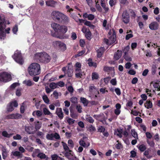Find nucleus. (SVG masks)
I'll return each instance as SVG.
<instances>
[{
	"instance_id": "obj_43",
	"label": "nucleus",
	"mask_w": 160,
	"mask_h": 160,
	"mask_svg": "<svg viewBox=\"0 0 160 160\" xmlns=\"http://www.w3.org/2000/svg\"><path fill=\"white\" fill-rule=\"evenodd\" d=\"M153 86L155 88H157L158 90L160 91V82L154 83Z\"/></svg>"
},
{
	"instance_id": "obj_41",
	"label": "nucleus",
	"mask_w": 160,
	"mask_h": 160,
	"mask_svg": "<svg viewBox=\"0 0 160 160\" xmlns=\"http://www.w3.org/2000/svg\"><path fill=\"white\" fill-rule=\"evenodd\" d=\"M23 83L28 86H31L32 85V81L30 80H25L23 82Z\"/></svg>"
},
{
	"instance_id": "obj_51",
	"label": "nucleus",
	"mask_w": 160,
	"mask_h": 160,
	"mask_svg": "<svg viewBox=\"0 0 160 160\" xmlns=\"http://www.w3.org/2000/svg\"><path fill=\"white\" fill-rule=\"evenodd\" d=\"M87 121L88 122L90 123H93L94 122V120L91 116L88 117L87 118H86Z\"/></svg>"
},
{
	"instance_id": "obj_25",
	"label": "nucleus",
	"mask_w": 160,
	"mask_h": 160,
	"mask_svg": "<svg viewBox=\"0 0 160 160\" xmlns=\"http://www.w3.org/2000/svg\"><path fill=\"white\" fill-rule=\"evenodd\" d=\"M137 147L138 149L142 152L145 151L147 149L146 146L144 144L138 145Z\"/></svg>"
},
{
	"instance_id": "obj_54",
	"label": "nucleus",
	"mask_w": 160,
	"mask_h": 160,
	"mask_svg": "<svg viewBox=\"0 0 160 160\" xmlns=\"http://www.w3.org/2000/svg\"><path fill=\"white\" fill-rule=\"evenodd\" d=\"M18 31V25H15L12 29V31L14 34H16Z\"/></svg>"
},
{
	"instance_id": "obj_47",
	"label": "nucleus",
	"mask_w": 160,
	"mask_h": 160,
	"mask_svg": "<svg viewBox=\"0 0 160 160\" xmlns=\"http://www.w3.org/2000/svg\"><path fill=\"white\" fill-rule=\"evenodd\" d=\"M49 87L52 89H54L58 88L57 83L53 82H51L50 84Z\"/></svg>"
},
{
	"instance_id": "obj_63",
	"label": "nucleus",
	"mask_w": 160,
	"mask_h": 160,
	"mask_svg": "<svg viewBox=\"0 0 160 160\" xmlns=\"http://www.w3.org/2000/svg\"><path fill=\"white\" fill-rule=\"evenodd\" d=\"M111 79V77H108L106 78H104V82L106 84L108 83L109 81Z\"/></svg>"
},
{
	"instance_id": "obj_34",
	"label": "nucleus",
	"mask_w": 160,
	"mask_h": 160,
	"mask_svg": "<svg viewBox=\"0 0 160 160\" xmlns=\"http://www.w3.org/2000/svg\"><path fill=\"white\" fill-rule=\"evenodd\" d=\"M80 100L81 102L84 105V106H87L88 102V100L84 98H81Z\"/></svg>"
},
{
	"instance_id": "obj_28",
	"label": "nucleus",
	"mask_w": 160,
	"mask_h": 160,
	"mask_svg": "<svg viewBox=\"0 0 160 160\" xmlns=\"http://www.w3.org/2000/svg\"><path fill=\"white\" fill-rule=\"evenodd\" d=\"M98 74L96 72H93L92 74V80H97L99 78Z\"/></svg>"
},
{
	"instance_id": "obj_46",
	"label": "nucleus",
	"mask_w": 160,
	"mask_h": 160,
	"mask_svg": "<svg viewBox=\"0 0 160 160\" xmlns=\"http://www.w3.org/2000/svg\"><path fill=\"white\" fill-rule=\"evenodd\" d=\"M157 70V67L156 65H153L152 67V73L154 75L155 74Z\"/></svg>"
},
{
	"instance_id": "obj_16",
	"label": "nucleus",
	"mask_w": 160,
	"mask_h": 160,
	"mask_svg": "<svg viewBox=\"0 0 160 160\" xmlns=\"http://www.w3.org/2000/svg\"><path fill=\"white\" fill-rule=\"evenodd\" d=\"M122 52L121 50H118L114 54L113 58L115 60H118L121 57Z\"/></svg>"
},
{
	"instance_id": "obj_64",
	"label": "nucleus",
	"mask_w": 160,
	"mask_h": 160,
	"mask_svg": "<svg viewBox=\"0 0 160 160\" xmlns=\"http://www.w3.org/2000/svg\"><path fill=\"white\" fill-rule=\"evenodd\" d=\"M54 138L57 139H60V138L59 135L57 132L53 133V138Z\"/></svg>"
},
{
	"instance_id": "obj_50",
	"label": "nucleus",
	"mask_w": 160,
	"mask_h": 160,
	"mask_svg": "<svg viewBox=\"0 0 160 160\" xmlns=\"http://www.w3.org/2000/svg\"><path fill=\"white\" fill-rule=\"evenodd\" d=\"M117 142H118L115 145V147L117 149H120L122 147V145L121 143L119 142V141H117Z\"/></svg>"
},
{
	"instance_id": "obj_53",
	"label": "nucleus",
	"mask_w": 160,
	"mask_h": 160,
	"mask_svg": "<svg viewBox=\"0 0 160 160\" xmlns=\"http://www.w3.org/2000/svg\"><path fill=\"white\" fill-rule=\"evenodd\" d=\"M24 111H25L24 104V103H23L22 104V105L20 107V112L22 114L24 113Z\"/></svg>"
},
{
	"instance_id": "obj_4",
	"label": "nucleus",
	"mask_w": 160,
	"mask_h": 160,
	"mask_svg": "<svg viewBox=\"0 0 160 160\" xmlns=\"http://www.w3.org/2000/svg\"><path fill=\"white\" fill-rule=\"evenodd\" d=\"M28 70L31 76L38 75L41 72L40 65L37 63H32L29 66Z\"/></svg>"
},
{
	"instance_id": "obj_24",
	"label": "nucleus",
	"mask_w": 160,
	"mask_h": 160,
	"mask_svg": "<svg viewBox=\"0 0 160 160\" xmlns=\"http://www.w3.org/2000/svg\"><path fill=\"white\" fill-rule=\"evenodd\" d=\"M42 114V112L40 110H36L34 111L32 113V115L33 116H35V115L39 118L41 117Z\"/></svg>"
},
{
	"instance_id": "obj_22",
	"label": "nucleus",
	"mask_w": 160,
	"mask_h": 160,
	"mask_svg": "<svg viewBox=\"0 0 160 160\" xmlns=\"http://www.w3.org/2000/svg\"><path fill=\"white\" fill-rule=\"evenodd\" d=\"M123 130L122 129L118 128L114 130V134L116 135L117 136L120 138L122 137V133Z\"/></svg>"
},
{
	"instance_id": "obj_8",
	"label": "nucleus",
	"mask_w": 160,
	"mask_h": 160,
	"mask_svg": "<svg viewBox=\"0 0 160 160\" xmlns=\"http://www.w3.org/2000/svg\"><path fill=\"white\" fill-rule=\"evenodd\" d=\"M6 27L5 23L1 20V17L0 16V37L1 38L4 37L5 35L4 29Z\"/></svg>"
},
{
	"instance_id": "obj_17",
	"label": "nucleus",
	"mask_w": 160,
	"mask_h": 160,
	"mask_svg": "<svg viewBox=\"0 0 160 160\" xmlns=\"http://www.w3.org/2000/svg\"><path fill=\"white\" fill-rule=\"evenodd\" d=\"M57 2L53 0H49L46 1V4L48 6L55 7Z\"/></svg>"
},
{
	"instance_id": "obj_9",
	"label": "nucleus",
	"mask_w": 160,
	"mask_h": 160,
	"mask_svg": "<svg viewBox=\"0 0 160 160\" xmlns=\"http://www.w3.org/2000/svg\"><path fill=\"white\" fill-rule=\"evenodd\" d=\"M130 16L127 10L124 11L122 15V19L123 22L127 24L130 21Z\"/></svg>"
},
{
	"instance_id": "obj_13",
	"label": "nucleus",
	"mask_w": 160,
	"mask_h": 160,
	"mask_svg": "<svg viewBox=\"0 0 160 160\" xmlns=\"http://www.w3.org/2000/svg\"><path fill=\"white\" fill-rule=\"evenodd\" d=\"M22 117V115L18 113L11 114L7 116V118L8 119H18L21 118Z\"/></svg>"
},
{
	"instance_id": "obj_58",
	"label": "nucleus",
	"mask_w": 160,
	"mask_h": 160,
	"mask_svg": "<svg viewBox=\"0 0 160 160\" xmlns=\"http://www.w3.org/2000/svg\"><path fill=\"white\" fill-rule=\"evenodd\" d=\"M146 137L148 139H151L152 137V134L149 132H146Z\"/></svg>"
},
{
	"instance_id": "obj_56",
	"label": "nucleus",
	"mask_w": 160,
	"mask_h": 160,
	"mask_svg": "<svg viewBox=\"0 0 160 160\" xmlns=\"http://www.w3.org/2000/svg\"><path fill=\"white\" fill-rule=\"evenodd\" d=\"M67 122L69 125H71L73 124L75 122V120L71 118H69L67 120Z\"/></svg>"
},
{
	"instance_id": "obj_3",
	"label": "nucleus",
	"mask_w": 160,
	"mask_h": 160,
	"mask_svg": "<svg viewBox=\"0 0 160 160\" xmlns=\"http://www.w3.org/2000/svg\"><path fill=\"white\" fill-rule=\"evenodd\" d=\"M34 58L37 61L44 63H48L51 60V56L45 52L36 53Z\"/></svg>"
},
{
	"instance_id": "obj_52",
	"label": "nucleus",
	"mask_w": 160,
	"mask_h": 160,
	"mask_svg": "<svg viewBox=\"0 0 160 160\" xmlns=\"http://www.w3.org/2000/svg\"><path fill=\"white\" fill-rule=\"evenodd\" d=\"M37 136L40 137L41 138L43 139V138L44 133L42 132L38 131L37 133Z\"/></svg>"
},
{
	"instance_id": "obj_42",
	"label": "nucleus",
	"mask_w": 160,
	"mask_h": 160,
	"mask_svg": "<svg viewBox=\"0 0 160 160\" xmlns=\"http://www.w3.org/2000/svg\"><path fill=\"white\" fill-rule=\"evenodd\" d=\"M62 145L65 151H68L69 152H71V150L69 149L68 146H67V144L63 142H62Z\"/></svg>"
},
{
	"instance_id": "obj_14",
	"label": "nucleus",
	"mask_w": 160,
	"mask_h": 160,
	"mask_svg": "<svg viewBox=\"0 0 160 160\" xmlns=\"http://www.w3.org/2000/svg\"><path fill=\"white\" fill-rule=\"evenodd\" d=\"M103 70L104 72H111L113 71V75L112 76V77H113L115 74L114 67L105 66L103 67Z\"/></svg>"
},
{
	"instance_id": "obj_21",
	"label": "nucleus",
	"mask_w": 160,
	"mask_h": 160,
	"mask_svg": "<svg viewBox=\"0 0 160 160\" xmlns=\"http://www.w3.org/2000/svg\"><path fill=\"white\" fill-rule=\"evenodd\" d=\"M88 139V138L86 137H83L81 138L79 141V145L84 147L85 148L86 147V143L85 142Z\"/></svg>"
},
{
	"instance_id": "obj_49",
	"label": "nucleus",
	"mask_w": 160,
	"mask_h": 160,
	"mask_svg": "<svg viewBox=\"0 0 160 160\" xmlns=\"http://www.w3.org/2000/svg\"><path fill=\"white\" fill-rule=\"evenodd\" d=\"M124 59L127 61L130 62L131 61L132 59L128 55V54H124Z\"/></svg>"
},
{
	"instance_id": "obj_32",
	"label": "nucleus",
	"mask_w": 160,
	"mask_h": 160,
	"mask_svg": "<svg viewBox=\"0 0 160 160\" xmlns=\"http://www.w3.org/2000/svg\"><path fill=\"white\" fill-rule=\"evenodd\" d=\"M37 156L38 158H40L41 159H44L46 158L47 156L44 153L42 152L39 153L37 155Z\"/></svg>"
},
{
	"instance_id": "obj_31",
	"label": "nucleus",
	"mask_w": 160,
	"mask_h": 160,
	"mask_svg": "<svg viewBox=\"0 0 160 160\" xmlns=\"http://www.w3.org/2000/svg\"><path fill=\"white\" fill-rule=\"evenodd\" d=\"M129 12L131 18H135L136 17V13L134 10L132 9H129Z\"/></svg>"
},
{
	"instance_id": "obj_36",
	"label": "nucleus",
	"mask_w": 160,
	"mask_h": 160,
	"mask_svg": "<svg viewBox=\"0 0 160 160\" xmlns=\"http://www.w3.org/2000/svg\"><path fill=\"white\" fill-rule=\"evenodd\" d=\"M72 68H69V66H68L67 69V74L69 77H71L72 75Z\"/></svg>"
},
{
	"instance_id": "obj_60",
	"label": "nucleus",
	"mask_w": 160,
	"mask_h": 160,
	"mask_svg": "<svg viewBox=\"0 0 160 160\" xmlns=\"http://www.w3.org/2000/svg\"><path fill=\"white\" fill-rule=\"evenodd\" d=\"M57 86H58L61 87H63L64 86L65 83L62 81H60L57 83Z\"/></svg>"
},
{
	"instance_id": "obj_45",
	"label": "nucleus",
	"mask_w": 160,
	"mask_h": 160,
	"mask_svg": "<svg viewBox=\"0 0 160 160\" xmlns=\"http://www.w3.org/2000/svg\"><path fill=\"white\" fill-rule=\"evenodd\" d=\"M97 130L98 132L102 133L104 132L105 131V128L102 126H101L98 127Z\"/></svg>"
},
{
	"instance_id": "obj_5",
	"label": "nucleus",
	"mask_w": 160,
	"mask_h": 160,
	"mask_svg": "<svg viewBox=\"0 0 160 160\" xmlns=\"http://www.w3.org/2000/svg\"><path fill=\"white\" fill-rule=\"evenodd\" d=\"M110 36L108 39L105 38L104 42L108 45H111L114 43L116 40V33L114 28L110 29L108 33Z\"/></svg>"
},
{
	"instance_id": "obj_33",
	"label": "nucleus",
	"mask_w": 160,
	"mask_h": 160,
	"mask_svg": "<svg viewBox=\"0 0 160 160\" xmlns=\"http://www.w3.org/2000/svg\"><path fill=\"white\" fill-rule=\"evenodd\" d=\"M42 99L45 103L47 104H49L50 100L46 95H43L42 96Z\"/></svg>"
},
{
	"instance_id": "obj_62",
	"label": "nucleus",
	"mask_w": 160,
	"mask_h": 160,
	"mask_svg": "<svg viewBox=\"0 0 160 160\" xmlns=\"http://www.w3.org/2000/svg\"><path fill=\"white\" fill-rule=\"evenodd\" d=\"M110 83L113 85H116L117 84V81L116 78L112 79L110 81Z\"/></svg>"
},
{
	"instance_id": "obj_37",
	"label": "nucleus",
	"mask_w": 160,
	"mask_h": 160,
	"mask_svg": "<svg viewBox=\"0 0 160 160\" xmlns=\"http://www.w3.org/2000/svg\"><path fill=\"white\" fill-rule=\"evenodd\" d=\"M146 142L148 145L151 147H154L155 146V143L153 140H150L148 139H147Z\"/></svg>"
},
{
	"instance_id": "obj_6",
	"label": "nucleus",
	"mask_w": 160,
	"mask_h": 160,
	"mask_svg": "<svg viewBox=\"0 0 160 160\" xmlns=\"http://www.w3.org/2000/svg\"><path fill=\"white\" fill-rule=\"evenodd\" d=\"M12 57L15 61L19 64L22 65L23 64L24 61L21 53L18 51H16Z\"/></svg>"
},
{
	"instance_id": "obj_38",
	"label": "nucleus",
	"mask_w": 160,
	"mask_h": 160,
	"mask_svg": "<svg viewBox=\"0 0 160 160\" xmlns=\"http://www.w3.org/2000/svg\"><path fill=\"white\" fill-rule=\"evenodd\" d=\"M46 138L48 140H52L53 139V133L47 134L46 136Z\"/></svg>"
},
{
	"instance_id": "obj_35",
	"label": "nucleus",
	"mask_w": 160,
	"mask_h": 160,
	"mask_svg": "<svg viewBox=\"0 0 160 160\" xmlns=\"http://www.w3.org/2000/svg\"><path fill=\"white\" fill-rule=\"evenodd\" d=\"M84 24L85 25L88 26L92 29H94V28L95 27L92 24L91 22L87 20L84 23Z\"/></svg>"
},
{
	"instance_id": "obj_40",
	"label": "nucleus",
	"mask_w": 160,
	"mask_h": 160,
	"mask_svg": "<svg viewBox=\"0 0 160 160\" xmlns=\"http://www.w3.org/2000/svg\"><path fill=\"white\" fill-rule=\"evenodd\" d=\"M13 155L15 156L18 157L19 158H21L22 156V154L20 152L17 151L13 152Z\"/></svg>"
},
{
	"instance_id": "obj_27",
	"label": "nucleus",
	"mask_w": 160,
	"mask_h": 160,
	"mask_svg": "<svg viewBox=\"0 0 160 160\" xmlns=\"http://www.w3.org/2000/svg\"><path fill=\"white\" fill-rule=\"evenodd\" d=\"M88 65L90 67H93L96 68L97 67V64L96 62H92V60L91 58H89L88 59Z\"/></svg>"
},
{
	"instance_id": "obj_11",
	"label": "nucleus",
	"mask_w": 160,
	"mask_h": 160,
	"mask_svg": "<svg viewBox=\"0 0 160 160\" xmlns=\"http://www.w3.org/2000/svg\"><path fill=\"white\" fill-rule=\"evenodd\" d=\"M54 45L58 47L61 49L63 51H65L66 49V45L64 43L59 41H55L53 42Z\"/></svg>"
},
{
	"instance_id": "obj_26",
	"label": "nucleus",
	"mask_w": 160,
	"mask_h": 160,
	"mask_svg": "<svg viewBox=\"0 0 160 160\" xmlns=\"http://www.w3.org/2000/svg\"><path fill=\"white\" fill-rule=\"evenodd\" d=\"M144 106L148 109L151 108L152 107V102L150 101H147L146 103H144Z\"/></svg>"
},
{
	"instance_id": "obj_55",
	"label": "nucleus",
	"mask_w": 160,
	"mask_h": 160,
	"mask_svg": "<svg viewBox=\"0 0 160 160\" xmlns=\"http://www.w3.org/2000/svg\"><path fill=\"white\" fill-rule=\"evenodd\" d=\"M101 5L102 7L106 12H107L108 11L109 8H108L106 7V5L105 3H101Z\"/></svg>"
},
{
	"instance_id": "obj_39",
	"label": "nucleus",
	"mask_w": 160,
	"mask_h": 160,
	"mask_svg": "<svg viewBox=\"0 0 160 160\" xmlns=\"http://www.w3.org/2000/svg\"><path fill=\"white\" fill-rule=\"evenodd\" d=\"M131 134L132 136L135 139H138V136L137 133L135 132L134 129H132L131 131Z\"/></svg>"
},
{
	"instance_id": "obj_57",
	"label": "nucleus",
	"mask_w": 160,
	"mask_h": 160,
	"mask_svg": "<svg viewBox=\"0 0 160 160\" xmlns=\"http://www.w3.org/2000/svg\"><path fill=\"white\" fill-rule=\"evenodd\" d=\"M13 138L15 140H20L22 138V137L20 135L17 134L13 137Z\"/></svg>"
},
{
	"instance_id": "obj_23",
	"label": "nucleus",
	"mask_w": 160,
	"mask_h": 160,
	"mask_svg": "<svg viewBox=\"0 0 160 160\" xmlns=\"http://www.w3.org/2000/svg\"><path fill=\"white\" fill-rule=\"evenodd\" d=\"M104 51L103 47H100L97 50V56L98 58H100L102 57Z\"/></svg>"
},
{
	"instance_id": "obj_10",
	"label": "nucleus",
	"mask_w": 160,
	"mask_h": 160,
	"mask_svg": "<svg viewBox=\"0 0 160 160\" xmlns=\"http://www.w3.org/2000/svg\"><path fill=\"white\" fill-rule=\"evenodd\" d=\"M30 126H25V131L28 134H33L36 131L34 129V127L30 124Z\"/></svg>"
},
{
	"instance_id": "obj_2",
	"label": "nucleus",
	"mask_w": 160,
	"mask_h": 160,
	"mask_svg": "<svg viewBox=\"0 0 160 160\" xmlns=\"http://www.w3.org/2000/svg\"><path fill=\"white\" fill-rule=\"evenodd\" d=\"M52 27L54 29L55 32L52 34L53 37H57L59 38H62V36H59L57 34V32H59L63 34L65 33L68 30L67 27L64 25H60L55 23H53L51 25Z\"/></svg>"
},
{
	"instance_id": "obj_19",
	"label": "nucleus",
	"mask_w": 160,
	"mask_h": 160,
	"mask_svg": "<svg viewBox=\"0 0 160 160\" xmlns=\"http://www.w3.org/2000/svg\"><path fill=\"white\" fill-rule=\"evenodd\" d=\"M151 152V149L149 148H148L144 152V156H145L148 159H150L152 157V155L150 154Z\"/></svg>"
},
{
	"instance_id": "obj_12",
	"label": "nucleus",
	"mask_w": 160,
	"mask_h": 160,
	"mask_svg": "<svg viewBox=\"0 0 160 160\" xmlns=\"http://www.w3.org/2000/svg\"><path fill=\"white\" fill-rule=\"evenodd\" d=\"M18 106V103L16 101L11 102L7 106V110L8 112H11L14 110L13 106L17 107Z\"/></svg>"
},
{
	"instance_id": "obj_44",
	"label": "nucleus",
	"mask_w": 160,
	"mask_h": 160,
	"mask_svg": "<svg viewBox=\"0 0 160 160\" xmlns=\"http://www.w3.org/2000/svg\"><path fill=\"white\" fill-rule=\"evenodd\" d=\"M8 156V153L6 152V150L5 149H3L2 150V158L5 159Z\"/></svg>"
},
{
	"instance_id": "obj_30",
	"label": "nucleus",
	"mask_w": 160,
	"mask_h": 160,
	"mask_svg": "<svg viewBox=\"0 0 160 160\" xmlns=\"http://www.w3.org/2000/svg\"><path fill=\"white\" fill-rule=\"evenodd\" d=\"M85 36L86 38L88 40H90L92 38V33L89 29H88L87 32L85 34Z\"/></svg>"
},
{
	"instance_id": "obj_18",
	"label": "nucleus",
	"mask_w": 160,
	"mask_h": 160,
	"mask_svg": "<svg viewBox=\"0 0 160 160\" xmlns=\"http://www.w3.org/2000/svg\"><path fill=\"white\" fill-rule=\"evenodd\" d=\"M56 113L59 118L60 119H62L63 118V114L62 112L61 108H57Z\"/></svg>"
},
{
	"instance_id": "obj_61",
	"label": "nucleus",
	"mask_w": 160,
	"mask_h": 160,
	"mask_svg": "<svg viewBox=\"0 0 160 160\" xmlns=\"http://www.w3.org/2000/svg\"><path fill=\"white\" fill-rule=\"evenodd\" d=\"M68 146L72 148H73L74 146L72 140L69 139L68 140Z\"/></svg>"
},
{
	"instance_id": "obj_29",
	"label": "nucleus",
	"mask_w": 160,
	"mask_h": 160,
	"mask_svg": "<svg viewBox=\"0 0 160 160\" xmlns=\"http://www.w3.org/2000/svg\"><path fill=\"white\" fill-rule=\"evenodd\" d=\"M43 111L44 114L45 115H49L52 117V114L49 111L48 109L46 108H44L43 109Z\"/></svg>"
},
{
	"instance_id": "obj_59",
	"label": "nucleus",
	"mask_w": 160,
	"mask_h": 160,
	"mask_svg": "<svg viewBox=\"0 0 160 160\" xmlns=\"http://www.w3.org/2000/svg\"><path fill=\"white\" fill-rule=\"evenodd\" d=\"M115 91L117 95L119 96L121 95V91L119 88H116L115 89Z\"/></svg>"
},
{
	"instance_id": "obj_1",
	"label": "nucleus",
	"mask_w": 160,
	"mask_h": 160,
	"mask_svg": "<svg viewBox=\"0 0 160 160\" xmlns=\"http://www.w3.org/2000/svg\"><path fill=\"white\" fill-rule=\"evenodd\" d=\"M53 19L59 23L66 24L69 21V18L66 15L58 11H53L51 13Z\"/></svg>"
},
{
	"instance_id": "obj_20",
	"label": "nucleus",
	"mask_w": 160,
	"mask_h": 160,
	"mask_svg": "<svg viewBox=\"0 0 160 160\" xmlns=\"http://www.w3.org/2000/svg\"><path fill=\"white\" fill-rule=\"evenodd\" d=\"M34 129L36 131H38L41 128L42 123L38 121H35L34 122Z\"/></svg>"
},
{
	"instance_id": "obj_7",
	"label": "nucleus",
	"mask_w": 160,
	"mask_h": 160,
	"mask_svg": "<svg viewBox=\"0 0 160 160\" xmlns=\"http://www.w3.org/2000/svg\"><path fill=\"white\" fill-rule=\"evenodd\" d=\"M11 79V75L5 72L0 73V81L7 82Z\"/></svg>"
},
{
	"instance_id": "obj_48",
	"label": "nucleus",
	"mask_w": 160,
	"mask_h": 160,
	"mask_svg": "<svg viewBox=\"0 0 160 160\" xmlns=\"http://www.w3.org/2000/svg\"><path fill=\"white\" fill-rule=\"evenodd\" d=\"M70 100L71 102L74 104L77 103H78V98L76 97H72L71 98Z\"/></svg>"
},
{
	"instance_id": "obj_15",
	"label": "nucleus",
	"mask_w": 160,
	"mask_h": 160,
	"mask_svg": "<svg viewBox=\"0 0 160 160\" xmlns=\"http://www.w3.org/2000/svg\"><path fill=\"white\" fill-rule=\"evenodd\" d=\"M158 24L156 22H153L151 23L149 25V28L152 30H156L158 28Z\"/></svg>"
}]
</instances>
